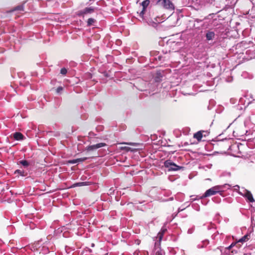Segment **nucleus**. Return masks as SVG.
Segmentation results:
<instances>
[{"instance_id": "obj_1", "label": "nucleus", "mask_w": 255, "mask_h": 255, "mask_svg": "<svg viewBox=\"0 0 255 255\" xmlns=\"http://www.w3.org/2000/svg\"><path fill=\"white\" fill-rule=\"evenodd\" d=\"M231 187V185L228 184L214 186L207 190L203 195L202 198H206L214 195L218 193H222L224 191V188L230 189Z\"/></svg>"}, {"instance_id": "obj_2", "label": "nucleus", "mask_w": 255, "mask_h": 255, "mask_svg": "<svg viewBox=\"0 0 255 255\" xmlns=\"http://www.w3.org/2000/svg\"><path fill=\"white\" fill-rule=\"evenodd\" d=\"M164 165L169 171H177L182 168V167L177 165L170 160H166L164 163Z\"/></svg>"}, {"instance_id": "obj_3", "label": "nucleus", "mask_w": 255, "mask_h": 255, "mask_svg": "<svg viewBox=\"0 0 255 255\" xmlns=\"http://www.w3.org/2000/svg\"><path fill=\"white\" fill-rule=\"evenodd\" d=\"M157 3H160L166 9L174 11L175 9L174 5L170 0H158Z\"/></svg>"}, {"instance_id": "obj_4", "label": "nucleus", "mask_w": 255, "mask_h": 255, "mask_svg": "<svg viewBox=\"0 0 255 255\" xmlns=\"http://www.w3.org/2000/svg\"><path fill=\"white\" fill-rule=\"evenodd\" d=\"M238 193L240 195L246 198L250 202L253 203L255 202L253 195L250 191L243 188V192L239 191Z\"/></svg>"}, {"instance_id": "obj_5", "label": "nucleus", "mask_w": 255, "mask_h": 255, "mask_svg": "<svg viewBox=\"0 0 255 255\" xmlns=\"http://www.w3.org/2000/svg\"><path fill=\"white\" fill-rule=\"evenodd\" d=\"M106 145H107L105 143H103V142L99 143H97L96 144L89 145V146H87L86 148V150L88 151H92V150H94L97 149L98 148H101L102 147L106 146Z\"/></svg>"}, {"instance_id": "obj_6", "label": "nucleus", "mask_w": 255, "mask_h": 255, "mask_svg": "<svg viewBox=\"0 0 255 255\" xmlns=\"http://www.w3.org/2000/svg\"><path fill=\"white\" fill-rule=\"evenodd\" d=\"M209 134L208 130H200L194 134L193 137L198 141H201L203 136V133Z\"/></svg>"}, {"instance_id": "obj_7", "label": "nucleus", "mask_w": 255, "mask_h": 255, "mask_svg": "<svg viewBox=\"0 0 255 255\" xmlns=\"http://www.w3.org/2000/svg\"><path fill=\"white\" fill-rule=\"evenodd\" d=\"M248 240V236L245 235L244 237H243L241 239H240L237 242L233 243L232 244H231V245L230 246H229L227 248L230 250L235 246H237L238 248H239V247H238L239 243L245 242Z\"/></svg>"}, {"instance_id": "obj_8", "label": "nucleus", "mask_w": 255, "mask_h": 255, "mask_svg": "<svg viewBox=\"0 0 255 255\" xmlns=\"http://www.w3.org/2000/svg\"><path fill=\"white\" fill-rule=\"evenodd\" d=\"M94 11V8L92 7H86L83 10L79 11L78 15L79 16H84L85 14L92 13Z\"/></svg>"}, {"instance_id": "obj_9", "label": "nucleus", "mask_w": 255, "mask_h": 255, "mask_svg": "<svg viewBox=\"0 0 255 255\" xmlns=\"http://www.w3.org/2000/svg\"><path fill=\"white\" fill-rule=\"evenodd\" d=\"M149 2H150V1L149 0H145L141 2V5L142 6V9L141 11L140 12V15L142 16L144 14V11H145L147 7L149 5Z\"/></svg>"}, {"instance_id": "obj_10", "label": "nucleus", "mask_w": 255, "mask_h": 255, "mask_svg": "<svg viewBox=\"0 0 255 255\" xmlns=\"http://www.w3.org/2000/svg\"><path fill=\"white\" fill-rule=\"evenodd\" d=\"M13 138L16 140H20L23 139L24 136L21 133L16 132L13 134Z\"/></svg>"}, {"instance_id": "obj_11", "label": "nucleus", "mask_w": 255, "mask_h": 255, "mask_svg": "<svg viewBox=\"0 0 255 255\" xmlns=\"http://www.w3.org/2000/svg\"><path fill=\"white\" fill-rule=\"evenodd\" d=\"M215 33L213 31H209L206 33V37L207 40H211L215 37Z\"/></svg>"}, {"instance_id": "obj_12", "label": "nucleus", "mask_w": 255, "mask_h": 255, "mask_svg": "<svg viewBox=\"0 0 255 255\" xmlns=\"http://www.w3.org/2000/svg\"><path fill=\"white\" fill-rule=\"evenodd\" d=\"M166 229L165 228H162L161 230L159 231V232L158 234V238L159 239V241H161L162 239L163 236L166 232Z\"/></svg>"}, {"instance_id": "obj_13", "label": "nucleus", "mask_w": 255, "mask_h": 255, "mask_svg": "<svg viewBox=\"0 0 255 255\" xmlns=\"http://www.w3.org/2000/svg\"><path fill=\"white\" fill-rule=\"evenodd\" d=\"M86 185H87V184H86V182H78V183H74L73 185H72L71 187L82 186H85Z\"/></svg>"}, {"instance_id": "obj_14", "label": "nucleus", "mask_w": 255, "mask_h": 255, "mask_svg": "<svg viewBox=\"0 0 255 255\" xmlns=\"http://www.w3.org/2000/svg\"><path fill=\"white\" fill-rule=\"evenodd\" d=\"M121 150H126V151H132V152H133V151H135V149H133V148H131L129 147H128V146H124V147H121Z\"/></svg>"}, {"instance_id": "obj_15", "label": "nucleus", "mask_w": 255, "mask_h": 255, "mask_svg": "<svg viewBox=\"0 0 255 255\" xmlns=\"http://www.w3.org/2000/svg\"><path fill=\"white\" fill-rule=\"evenodd\" d=\"M96 20L93 18H90L88 19L87 21V25L88 26H91L94 25V23L95 22Z\"/></svg>"}, {"instance_id": "obj_16", "label": "nucleus", "mask_w": 255, "mask_h": 255, "mask_svg": "<svg viewBox=\"0 0 255 255\" xmlns=\"http://www.w3.org/2000/svg\"><path fill=\"white\" fill-rule=\"evenodd\" d=\"M19 163L24 167H27L29 165V163L25 160H21L19 161Z\"/></svg>"}, {"instance_id": "obj_17", "label": "nucleus", "mask_w": 255, "mask_h": 255, "mask_svg": "<svg viewBox=\"0 0 255 255\" xmlns=\"http://www.w3.org/2000/svg\"><path fill=\"white\" fill-rule=\"evenodd\" d=\"M67 69L65 68H62L60 70V73L62 75H65L67 73Z\"/></svg>"}, {"instance_id": "obj_18", "label": "nucleus", "mask_w": 255, "mask_h": 255, "mask_svg": "<svg viewBox=\"0 0 255 255\" xmlns=\"http://www.w3.org/2000/svg\"><path fill=\"white\" fill-rule=\"evenodd\" d=\"M123 144L130 145H137L139 144L135 142H124Z\"/></svg>"}, {"instance_id": "obj_19", "label": "nucleus", "mask_w": 255, "mask_h": 255, "mask_svg": "<svg viewBox=\"0 0 255 255\" xmlns=\"http://www.w3.org/2000/svg\"><path fill=\"white\" fill-rule=\"evenodd\" d=\"M78 162H79L78 158L77 159H73V160H71L69 161V163H71V164H75V163H78Z\"/></svg>"}, {"instance_id": "obj_20", "label": "nucleus", "mask_w": 255, "mask_h": 255, "mask_svg": "<svg viewBox=\"0 0 255 255\" xmlns=\"http://www.w3.org/2000/svg\"><path fill=\"white\" fill-rule=\"evenodd\" d=\"M15 173H17L18 174H20L21 175L23 176L24 175V172L21 171L20 170L17 169L15 171Z\"/></svg>"}, {"instance_id": "obj_21", "label": "nucleus", "mask_w": 255, "mask_h": 255, "mask_svg": "<svg viewBox=\"0 0 255 255\" xmlns=\"http://www.w3.org/2000/svg\"><path fill=\"white\" fill-rule=\"evenodd\" d=\"M87 159H88L87 157H83V158H78V162H79L84 161L86 160H87Z\"/></svg>"}, {"instance_id": "obj_22", "label": "nucleus", "mask_w": 255, "mask_h": 255, "mask_svg": "<svg viewBox=\"0 0 255 255\" xmlns=\"http://www.w3.org/2000/svg\"><path fill=\"white\" fill-rule=\"evenodd\" d=\"M62 90H63V88L62 87H59L57 88L56 92H57V93H59Z\"/></svg>"}, {"instance_id": "obj_23", "label": "nucleus", "mask_w": 255, "mask_h": 255, "mask_svg": "<svg viewBox=\"0 0 255 255\" xmlns=\"http://www.w3.org/2000/svg\"><path fill=\"white\" fill-rule=\"evenodd\" d=\"M15 10H23V6H17L15 8Z\"/></svg>"}, {"instance_id": "obj_24", "label": "nucleus", "mask_w": 255, "mask_h": 255, "mask_svg": "<svg viewBox=\"0 0 255 255\" xmlns=\"http://www.w3.org/2000/svg\"><path fill=\"white\" fill-rule=\"evenodd\" d=\"M156 255H161V254L159 252H157L156 253Z\"/></svg>"}, {"instance_id": "obj_25", "label": "nucleus", "mask_w": 255, "mask_h": 255, "mask_svg": "<svg viewBox=\"0 0 255 255\" xmlns=\"http://www.w3.org/2000/svg\"><path fill=\"white\" fill-rule=\"evenodd\" d=\"M208 134H206V133H203V136H206L208 135Z\"/></svg>"}, {"instance_id": "obj_26", "label": "nucleus", "mask_w": 255, "mask_h": 255, "mask_svg": "<svg viewBox=\"0 0 255 255\" xmlns=\"http://www.w3.org/2000/svg\"><path fill=\"white\" fill-rule=\"evenodd\" d=\"M235 187H237V188H240L239 186V185H236V186H235Z\"/></svg>"}]
</instances>
